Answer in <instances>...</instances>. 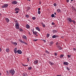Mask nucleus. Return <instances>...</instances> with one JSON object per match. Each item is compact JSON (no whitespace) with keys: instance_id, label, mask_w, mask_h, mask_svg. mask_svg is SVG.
I'll return each instance as SVG.
<instances>
[{"instance_id":"f257e3e1","label":"nucleus","mask_w":76,"mask_h":76,"mask_svg":"<svg viewBox=\"0 0 76 76\" xmlns=\"http://www.w3.org/2000/svg\"><path fill=\"white\" fill-rule=\"evenodd\" d=\"M9 72L13 76L14 75H15V71L13 69H11L9 70Z\"/></svg>"},{"instance_id":"f03ea898","label":"nucleus","mask_w":76,"mask_h":76,"mask_svg":"<svg viewBox=\"0 0 76 76\" xmlns=\"http://www.w3.org/2000/svg\"><path fill=\"white\" fill-rule=\"evenodd\" d=\"M15 22H17L15 25V26H16V29H19V24H18V21H16Z\"/></svg>"},{"instance_id":"7ed1b4c3","label":"nucleus","mask_w":76,"mask_h":76,"mask_svg":"<svg viewBox=\"0 0 76 76\" xmlns=\"http://www.w3.org/2000/svg\"><path fill=\"white\" fill-rule=\"evenodd\" d=\"M8 6H9L8 4H5L4 5L2 6L1 7H2V8H7Z\"/></svg>"},{"instance_id":"20e7f679","label":"nucleus","mask_w":76,"mask_h":76,"mask_svg":"<svg viewBox=\"0 0 76 76\" xmlns=\"http://www.w3.org/2000/svg\"><path fill=\"white\" fill-rule=\"evenodd\" d=\"M11 3L13 4H18V2L15 1H13Z\"/></svg>"},{"instance_id":"39448f33","label":"nucleus","mask_w":76,"mask_h":76,"mask_svg":"<svg viewBox=\"0 0 76 76\" xmlns=\"http://www.w3.org/2000/svg\"><path fill=\"white\" fill-rule=\"evenodd\" d=\"M17 53H18V54H22V51L20 50H17Z\"/></svg>"},{"instance_id":"423d86ee","label":"nucleus","mask_w":76,"mask_h":76,"mask_svg":"<svg viewBox=\"0 0 76 76\" xmlns=\"http://www.w3.org/2000/svg\"><path fill=\"white\" fill-rule=\"evenodd\" d=\"M52 37L53 38H57V37H58V35H54L52 36Z\"/></svg>"},{"instance_id":"0eeeda50","label":"nucleus","mask_w":76,"mask_h":76,"mask_svg":"<svg viewBox=\"0 0 76 76\" xmlns=\"http://www.w3.org/2000/svg\"><path fill=\"white\" fill-rule=\"evenodd\" d=\"M64 64V65H69V63L67 62H64V63H63Z\"/></svg>"},{"instance_id":"6e6552de","label":"nucleus","mask_w":76,"mask_h":76,"mask_svg":"<svg viewBox=\"0 0 76 76\" xmlns=\"http://www.w3.org/2000/svg\"><path fill=\"white\" fill-rule=\"evenodd\" d=\"M52 32L54 34H56V33H57V31L55 30H53L52 31Z\"/></svg>"},{"instance_id":"1a4fd4ad","label":"nucleus","mask_w":76,"mask_h":76,"mask_svg":"<svg viewBox=\"0 0 76 76\" xmlns=\"http://www.w3.org/2000/svg\"><path fill=\"white\" fill-rule=\"evenodd\" d=\"M36 30H37V31H40V28H39L38 27H37L36 28Z\"/></svg>"},{"instance_id":"9d476101","label":"nucleus","mask_w":76,"mask_h":76,"mask_svg":"<svg viewBox=\"0 0 76 76\" xmlns=\"http://www.w3.org/2000/svg\"><path fill=\"white\" fill-rule=\"evenodd\" d=\"M11 43L12 44H14L15 45H17V43L16 42H12Z\"/></svg>"},{"instance_id":"9b49d317","label":"nucleus","mask_w":76,"mask_h":76,"mask_svg":"<svg viewBox=\"0 0 76 76\" xmlns=\"http://www.w3.org/2000/svg\"><path fill=\"white\" fill-rule=\"evenodd\" d=\"M26 28H27V29H29V28H30V26H29V25L28 24H27L26 25Z\"/></svg>"},{"instance_id":"f8f14e48","label":"nucleus","mask_w":76,"mask_h":76,"mask_svg":"<svg viewBox=\"0 0 76 76\" xmlns=\"http://www.w3.org/2000/svg\"><path fill=\"white\" fill-rule=\"evenodd\" d=\"M5 19H6V22H7V23H8V22H9V18H6Z\"/></svg>"},{"instance_id":"ddd939ff","label":"nucleus","mask_w":76,"mask_h":76,"mask_svg":"<svg viewBox=\"0 0 76 76\" xmlns=\"http://www.w3.org/2000/svg\"><path fill=\"white\" fill-rule=\"evenodd\" d=\"M23 38H24V39H27L26 38V37L25 36L23 35Z\"/></svg>"},{"instance_id":"4468645a","label":"nucleus","mask_w":76,"mask_h":76,"mask_svg":"<svg viewBox=\"0 0 76 76\" xmlns=\"http://www.w3.org/2000/svg\"><path fill=\"white\" fill-rule=\"evenodd\" d=\"M54 43V42L53 41H51L50 42V46H51L53 44V43Z\"/></svg>"},{"instance_id":"2eb2a0df","label":"nucleus","mask_w":76,"mask_h":76,"mask_svg":"<svg viewBox=\"0 0 76 76\" xmlns=\"http://www.w3.org/2000/svg\"><path fill=\"white\" fill-rule=\"evenodd\" d=\"M57 47H58L59 50H61L62 49L61 47L59 45L57 46Z\"/></svg>"},{"instance_id":"dca6fc26","label":"nucleus","mask_w":76,"mask_h":76,"mask_svg":"<svg viewBox=\"0 0 76 76\" xmlns=\"http://www.w3.org/2000/svg\"><path fill=\"white\" fill-rule=\"evenodd\" d=\"M49 63L50 64H51V65H53L54 64V63L50 61H49Z\"/></svg>"},{"instance_id":"f3484780","label":"nucleus","mask_w":76,"mask_h":76,"mask_svg":"<svg viewBox=\"0 0 76 76\" xmlns=\"http://www.w3.org/2000/svg\"><path fill=\"white\" fill-rule=\"evenodd\" d=\"M60 10H60V9H58L57 10V11L58 13H60V12L61 11Z\"/></svg>"},{"instance_id":"a211bd4d","label":"nucleus","mask_w":76,"mask_h":76,"mask_svg":"<svg viewBox=\"0 0 76 76\" xmlns=\"http://www.w3.org/2000/svg\"><path fill=\"white\" fill-rule=\"evenodd\" d=\"M33 33V34L34 35H36L37 34V32L36 31H34Z\"/></svg>"},{"instance_id":"6ab92c4d","label":"nucleus","mask_w":76,"mask_h":76,"mask_svg":"<svg viewBox=\"0 0 76 76\" xmlns=\"http://www.w3.org/2000/svg\"><path fill=\"white\" fill-rule=\"evenodd\" d=\"M9 49L8 48H7L6 49V52H7V53L8 52H9Z\"/></svg>"},{"instance_id":"aec40b11","label":"nucleus","mask_w":76,"mask_h":76,"mask_svg":"<svg viewBox=\"0 0 76 76\" xmlns=\"http://www.w3.org/2000/svg\"><path fill=\"white\" fill-rule=\"evenodd\" d=\"M27 10H28H28H30V9H31V7H27Z\"/></svg>"},{"instance_id":"412c9836","label":"nucleus","mask_w":76,"mask_h":76,"mask_svg":"<svg viewBox=\"0 0 76 76\" xmlns=\"http://www.w3.org/2000/svg\"><path fill=\"white\" fill-rule=\"evenodd\" d=\"M32 67H29L28 68V70H32Z\"/></svg>"},{"instance_id":"4be33fe9","label":"nucleus","mask_w":76,"mask_h":76,"mask_svg":"<svg viewBox=\"0 0 76 76\" xmlns=\"http://www.w3.org/2000/svg\"><path fill=\"white\" fill-rule=\"evenodd\" d=\"M72 20H72L71 19V18H69V22H70L71 23L72 22Z\"/></svg>"},{"instance_id":"5701e85b","label":"nucleus","mask_w":76,"mask_h":76,"mask_svg":"<svg viewBox=\"0 0 76 76\" xmlns=\"http://www.w3.org/2000/svg\"><path fill=\"white\" fill-rule=\"evenodd\" d=\"M64 56V55L62 54L60 55V58H63V57Z\"/></svg>"},{"instance_id":"b1692460","label":"nucleus","mask_w":76,"mask_h":76,"mask_svg":"<svg viewBox=\"0 0 76 76\" xmlns=\"http://www.w3.org/2000/svg\"><path fill=\"white\" fill-rule=\"evenodd\" d=\"M38 60H36V61H34V62L35 64H37V63H38Z\"/></svg>"},{"instance_id":"393cba45","label":"nucleus","mask_w":76,"mask_h":76,"mask_svg":"<svg viewBox=\"0 0 76 76\" xmlns=\"http://www.w3.org/2000/svg\"><path fill=\"white\" fill-rule=\"evenodd\" d=\"M20 42H21V43H24L25 42V41H23L22 40V39H21L20 40Z\"/></svg>"},{"instance_id":"a878e982","label":"nucleus","mask_w":76,"mask_h":76,"mask_svg":"<svg viewBox=\"0 0 76 76\" xmlns=\"http://www.w3.org/2000/svg\"><path fill=\"white\" fill-rule=\"evenodd\" d=\"M26 18H29V15H26Z\"/></svg>"},{"instance_id":"bb28decb","label":"nucleus","mask_w":76,"mask_h":76,"mask_svg":"<svg viewBox=\"0 0 76 76\" xmlns=\"http://www.w3.org/2000/svg\"><path fill=\"white\" fill-rule=\"evenodd\" d=\"M32 19L33 20H35L36 19V17H32Z\"/></svg>"},{"instance_id":"cd10ccee","label":"nucleus","mask_w":76,"mask_h":76,"mask_svg":"<svg viewBox=\"0 0 76 76\" xmlns=\"http://www.w3.org/2000/svg\"><path fill=\"white\" fill-rule=\"evenodd\" d=\"M23 66H26V67L27 66H28V65H25V64H23Z\"/></svg>"},{"instance_id":"c85d7f7f","label":"nucleus","mask_w":76,"mask_h":76,"mask_svg":"<svg viewBox=\"0 0 76 76\" xmlns=\"http://www.w3.org/2000/svg\"><path fill=\"white\" fill-rule=\"evenodd\" d=\"M52 18H54V14H53L51 15Z\"/></svg>"},{"instance_id":"c756f323","label":"nucleus","mask_w":76,"mask_h":76,"mask_svg":"<svg viewBox=\"0 0 76 76\" xmlns=\"http://www.w3.org/2000/svg\"><path fill=\"white\" fill-rule=\"evenodd\" d=\"M49 36H50V34H47V35H46V37L48 38V37H49Z\"/></svg>"},{"instance_id":"7c9ffc66","label":"nucleus","mask_w":76,"mask_h":76,"mask_svg":"<svg viewBox=\"0 0 76 76\" xmlns=\"http://www.w3.org/2000/svg\"><path fill=\"white\" fill-rule=\"evenodd\" d=\"M42 25L43 28H45V24H44L42 23Z\"/></svg>"},{"instance_id":"2f4dec72","label":"nucleus","mask_w":76,"mask_h":76,"mask_svg":"<svg viewBox=\"0 0 76 76\" xmlns=\"http://www.w3.org/2000/svg\"><path fill=\"white\" fill-rule=\"evenodd\" d=\"M72 22H73V23L74 24H75V23H76V22H75V21L74 20H72Z\"/></svg>"},{"instance_id":"473e14b6","label":"nucleus","mask_w":76,"mask_h":76,"mask_svg":"<svg viewBox=\"0 0 76 76\" xmlns=\"http://www.w3.org/2000/svg\"><path fill=\"white\" fill-rule=\"evenodd\" d=\"M18 7L16 8L15 9V11H17V10H18Z\"/></svg>"},{"instance_id":"72a5a7b5","label":"nucleus","mask_w":76,"mask_h":76,"mask_svg":"<svg viewBox=\"0 0 76 76\" xmlns=\"http://www.w3.org/2000/svg\"><path fill=\"white\" fill-rule=\"evenodd\" d=\"M53 6H57V4H56V3H54L53 4Z\"/></svg>"},{"instance_id":"f704fd0d","label":"nucleus","mask_w":76,"mask_h":76,"mask_svg":"<svg viewBox=\"0 0 76 76\" xmlns=\"http://www.w3.org/2000/svg\"><path fill=\"white\" fill-rule=\"evenodd\" d=\"M67 56H68V58H70V57H71V55H68Z\"/></svg>"},{"instance_id":"c9c22d12","label":"nucleus","mask_w":76,"mask_h":76,"mask_svg":"<svg viewBox=\"0 0 76 76\" xmlns=\"http://www.w3.org/2000/svg\"><path fill=\"white\" fill-rule=\"evenodd\" d=\"M51 24L52 25H55V23L54 22H52Z\"/></svg>"},{"instance_id":"e433bc0d","label":"nucleus","mask_w":76,"mask_h":76,"mask_svg":"<svg viewBox=\"0 0 76 76\" xmlns=\"http://www.w3.org/2000/svg\"><path fill=\"white\" fill-rule=\"evenodd\" d=\"M38 14H40V13H41V12H40V10H38Z\"/></svg>"},{"instance_id":"4c0bfd02","label":"nucleus","mask_w":76,"mask_h":76,"mask_svg":"<svg viewBox=\"0 0 76 76\" xmlns=\"http://www.w3.org/2000/svg\"><path fill=\"white\" fill-rule=\"evenodd\" d=\"M19 30H20V31H23V30L22 28H20L19 29Z\"/></svg>"},{"instance_id":"58836bf2","label":"nucleus","mask_w":76,"mask_h":76,"mask_svg":"<svg viewBox=\"0 0 76 76\" xmlns=\"http://www.w3.org/2000/svg\"><path fill=\"white\" fill-rule=\"evenodd\" d=\"M16 50H17V48H16L14 49V51H16Z\"/></svg>"},{"instance_id":"ea45409f","label":"nucleus","mask_w":76,"mask_h":76,"mask_svg":"<svg viewBox=\"0 0 76 76\" xmlns=\"http://www.w3.org/2000/svg\"><path fill=\"white\" fill-rule=\"evenodd\" d=\"M7 75H9V72H8V71H7Z\"/></svg>"},{"instance_id":"a19ab883","label":"nucleus","mask_w":76,"mask_h":76,"mask_svg":"<svg viewBox=\"0 0 76 76\" xmlns=\"http://www.w3.org/2000/svg\"><path fill=\"white\" fill-rule=\"evenodd\" d=\"M33 41H37L38 39H33Z\"/></svg>"},{"instance_id":"79ce46f5","label":"nucleus","mask_w":76,"mask_h":76,"mask_svg":"<svg viewBox=\"0 0 76 76\" xmlns=\"http://www.w3.org/2000/svg\"><path fill=\"white\" fill-rule=\"evenodd\" d=\"M46 53H48H48H49V52H48V51L46 50Z\"/></svg>"},{"instance_id":"37998d69","label":"nucleus","mask_w":76,"mask_h":76,"mask_svg":"<svg viewBox=\"0 0 76 76\" xmlns=\"http://www.w3.org/2000/svg\"><path fill=\"white\" fill-rule=\"evenodd\" d=\"M28 76V74L27 73H26L25 74V76Z\"/></svg>"},{"instance_id":"c03bdc74","label":"nucleus","mask_w":76,"mask_h":76,"mask_svg":"<svg viewBox=\"0 0 76 76\" xmlns=\"http://www.w3.org/2000/svg\"><path fill=\"white\" fill-rule=\"evenodd\" d=\"M19 13V11H17L16 12H15V13Z\"/></svg>"},{"instance_id":"a18cd8bd","label":"nucleus","mask_w":76,"mask_h":76,"mask_svg":"<svg viewBox=\"0 0 76 76\" xmlns=\"http://www.w3.org/2000/svg\"><path fill=\"white\" fill-rule=\"evenodd\" d=\"M23 76H25V73H23Z\"/></svg>"},{"instance_id":"49530a36","label":"nucleus","mask_w":76,"mask_h":76,"mask_svg":"<svg viewBox=\"0 0 76 76\" xmlns=\"http://www.w3.org/2000/svg\"><path fill=\"white\" fill-rule=\"evenodd\" d=\"M66 2L67 3H69V0H66Z\"/></svg>"},{"instance_id":"de8ad7c7","label":"nucleus","mask_w":76,"mask_h":76,"mask_svg":"<svg viewBox=\"0 0 76 76\" xmlns=\"http://www.w3.org/2000/svg\"><path fill=\"white\" fill-rule=\"evenodd\" d=\"M70 19V18L68 17L67 18V20H69Z\"/></svg>"},{"instance_id":"09e8293b","label":"nucleus","mask_w":76,"mask_h":76,"mask_svg":"<svg viewBox=\"0 0 76 76\" xmlns=\"http://www.w3.org/2000/svg\"><path fill=\"white\" fill-rule=\"evenodd\" d=\"M67 69L68 70H70V69L68 67H67Z\"/></svg>"},{"instance_id":"8fccbe9b","label":"nucleus","mask_w":76,"mask_h":76,"mask_svg":"<svg viewBox=\"0 0 76 76\" xmlns=\"http://www.w3.org/2000/svg\"><path fill=\"white\" fill-rule=\"evenodd\" d=\"M55 56H57V53H55Z\"/></svg>"},{"instance_id":"3c124183","label":"nucleus","mask_w":76,"mask_h":76,"mask_svg":"<svg viewBox=\"0 0 76 76\" xmlns=\"http://www.w3.org/2000/svg\"><path fill=\"white\" fill-rule=\"evenodd\" d=\"M24 44H26V45H27L28 44L26 42H24Z\"/></svg>"},{"instance_id":"603ef678","label":"nucleus","mask_w":76,"mask_h":76,"mask_svg":"<svg viewBox=\"0 0 76 76\" xmlns=\"http://www.w3.org/2000/svg\"><path fill=\"white\" fill-rule=\"evenodd\" d=\"M15 54H16V53H17V51H14Z\"/></svg>"},{"instance_id":"864d4df0","label":"nucleus","mask_w":76,"mask_h":76,"mask_svg":"<svg viewBox=\"0 0 76 76\" xmlns=\"http://www.w3.org/2000/svg\"><path fill=\"white\" fill-rule=\"evenodd\" d=\"M73 50L74 51H76V49L75 48H74L73 49Z\"/></svg>"},{"instance_id":"5fc2aeb1","label":"nucleus","mask_w":76,"mask_h":76,"mask_svg":"<svg viewBox=\"0 0 76 76\" xmlns=\"http://www.w3.org/2000/svg\"><path fill=\"white\" fill-rule=\"evenodd\" d=\"M58 42H56V45H58Z\"/></svg>"},{"instance_id":"6e6d98bb","label":"nucleus","mask_w":76,"mask_h":76,"mask_svg":"<svg viewBox=\"0 0 76 76\" xmlns=\"http://www.w3.org/2000/svg\"><path fill=\"white\" fill-rule=\"evenodd\" d=\"M57 76H61V75H57Z\"/></svg>"},{"instance_id":"4d7b16f0","label":"nucleus","mask_w":76,"mask_h":76,"mask_svg":"<svg viewBox=\"0 0 76 76\" xmlns=\"http://www.w3.org/2000/svg\"><path fill=\"white\" fill-rule=\"evenodd\" d=\"M34 29H33V30H32V32H33V33L34 32Z\"/></svg>"},{"instance_id":"13d9d810","label":"nucleus","mask_w":76,"mask_h":76,"mask_svg":"<svg viewBox=\"0 0 76 76\" xmlns=\"http://www.w3.org/2000/svg\"><path fill=\"white\" fill-rule=\"evenodd\" d=\"M41 10V8H39L38 9V10Z\"/></svg>"},{"instance_id":"bf43d9fd","label":"nucleus","mask_w":76,"mask_h":76,"mask_svg":"<svg viewBox=\"0 0 76 76\" xmlns=\"http://www.w3.org/2000/svg\"><path fill=\"white\" fill-rule=\"evenodd\" d=\"M39 4H41V2L40 1L39 2Z\"/></svg>"},{"instance_id":"052dcab7","label":"nucleus","mask_w":76,"mask_h":76,"mask_svg":"<svg viewBox=\"0 0 76 76\" xmlns=\"http://www.w3.org/2000/svg\"><path fill=\"white\" fill-rule=\"evenodd\" d=\"M1 49L0 48V52H1Z\"/></svg>"},{"instance_id":"680f3d73","label":"nucleus","mask_w":76,"mask_h":76,"mask_svg":"<svg viewBox=\"0 0 76 76\" xmlns=\"http://www.w3.org/2000/svg\"><path fill=\"white\" fill-rule=\"evenodd\" d=\"M28 34H29V35H31V34L30 32H28Z\"/></svg>"},{"instance_id":"e2e57ef3","label":"nucleus","mask_w":76,"mask_h":76,"mask_svg":"<svg viewBox=\"0 0 76 76\" xmlns=\"http://www.w3.org/2000/svg\"><path fill=\"white\" fill-rule=\"evenodd\" d=\"M42 40V41H44V42H45V40Z\"/></svg>"},{"instance_id":"0e129e2a","label":"nucleus","mask_w":76,"mask_h":76,"mask_svg":"<svg viewBox=\"0 0 76 76\" xmlns=\"http://www.w3.org/2000/svg\"><path fill=\"white\" fill-rule=\"evenodd\" d=\"M27 60L28 61H29V58H27Z\"/></svg>"},{"instance_id":"69168bd1","label":"nucleus","mask_w":76,"mask_h":76,"mask_svg":"<svg viewBox=\"0 0 76 76\" xmlns=\"http://www.w3.org/2000/svg\"><path fill=\"white\" fill-rule=\"evenodd\" d=\"M54 15H57V14H56V12H54Z\"/></svg>"},{"instance_id":"338daca9","label":"nucleus","mask_w":76,"mask_h":76,"mask_svg":"<svg viewBox=\"0 0 76 76\" xmlns=\"http://www.w3.org/2000/svg\"><path fill=\"white\" fill-rule=\"evenodd\" d=\"M72 9H73V8H74V7L73 6H72Z\"/></svg>"},{"instance_id":"774afa93","label":"nucleus","mask_w":76,"mask_h":76,"mask_svg":"<svg viewBox=\"0 0 76 76\" xmlns=\"http://www.w3.org/2000/svg\"><path fill=\"white\" fill-rule=\"evenodd\" d=\"M19 10V9H18L17 10Z\"/></svg>"}]
</instances>
